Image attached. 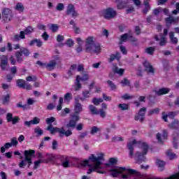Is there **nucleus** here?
Here are the masks:
<instances>
[{
	"instance_id": "nucleus-35",
	"label": "nucleus",
	"mask_w": 179,
	"mask_h": 179,
	"mask_svg": "<svg viewBox=\"0 0 179 179\" xmlns=\"http://www.w3.org/2000/svg\"><path fill=\"white\" fill-rule=\"evenodd\" d=\"M15 10H17V12L22 13L23 10H24V6L22 3H17L15 6Z\"/></svg>"
},
{
	"instance_id": "nucleus-50",
	"label": "nucleus",
	"mask_w": 179,
	"mask_h": 179,
	"mask_svg": "<svg viewBox=\"0 0 179 179\" xmlns=\"http://www.w3.org/2000/svg\"><path fill=\"white\" fill-rule=\"evenodd\" d=\"M118 107L122 110H128V104L126 103H120L118 105Z\"/></svg>"
},
{
	"instance_id": "nucleus-4",
	"label": "nucleus",
	"mask_w": 179,
	"mask_h": 179,
	"mask_svg": "<svg viewBox=\"0 0 179 179\" xmlns=\"http://www.w3.org/2000/svg\"><path fill=\"white\" fill-rule=\"evenodd\" d=\"M61 62V58L59 55H54L52 56V60L50 62V63H43L41 61H38L36 62L37 65H39V66H41L42 68H46L48 71H52L57 65V64H59Z\"/></svg>"
},
{
	"instance_id": "nucleus-5",
	"label": "nucleus",
	"mask_w": 179,
	"mask_h": 179,
	"mask_svg": "<svg viewBox=\"0 0 179 179\" xmlns=\"http://www.w3.org/2000/svg\"><path fill=\"white\" fill-rule=\"evenodd\" d=\"M36 153V151L33 150H25L24 151V156L25 159L22 160L19 164L20 169H24L26 166L28 164V167H30V165L31 164V157H33V155Z\"/></svg>"
},
{
	"instance_id": "nucleus-63",
	"label": "nucleus",
	"mask_w": 179,
	"mask_h": 179,
	"mask_svg": "<svg viewBox=\"0 0 179 179\" xmlns=\"http://www.w3.org/2000/svg\"><path fill=\"white\" fill-rule=\"evenodd\" d=\"M124 141V138L122 137H114L113 138V142H122Z\"/></svg>"
},
{
	"instance_id": "nucleus-54",
	"label": "nucleus",
	"mask_w": 179,
	"mask_h": 179,
	"mask_svg": "<svg viewBox=\"0 0 179 179\" xmlns=\"http://www.w3.org/2000/svg\"><path fill=\"white\" fill-rule=\"evenodd\" d=\"M10 143L12 146H17V143H19V142L17 141V138H16V137L11 138Z\"/></svg>"
},
{
	"instance_id": "nucleus-52",
	"label": "nucleus",
	"mask_w": 179,
	"mask_h": 179,
	"mask_svg": "<svg viewBox=\"0 0 179 179\" xmlns=\"http://www.w3.org/2000/svg\"><path fill=\"white\" fill-rule=\"evenodd\" d=\"M64 8H65V6H64V3H58L56 6V9L57 10H64Z\"/></svg>"
},
{
	"instance_id": "nucleus-60",
	"label": "nucleus",
	"mask_w": 179,
	"mask_h": 179,
	"mask_svg": "<svg viewBox=\"0 0 179 179\" xmlns=\"http://www.w3.org/2000/svg\"><path fill=\"white\" fill-rule=\"evenodd\" d=\"M64 38H65L64 37V36L59 34L57 35V41L58 43H62V41H64Z\"/></svg>"
},
{
	"instance_id": "nucleus-13",
	"label": "nucleus",
	"mask_w": 179,
	"mask_h": 179,
	"mask_svg": "<svg viewBox=\"0 0 179 179\" xmlns=\"http://www.w3.org/2000/svg\"><path fill=\"white\" fill-rule=\"evenodd\" d=\"M168 136H169V132L166 129H164L162 131V135H161L160 133H158L156 135V138L159 143H163V142H164V141L167 139Z\"/></svg>"
},
{
	"instance_id": "nucleus-12",
	"label": "nucleus",
	"mask_w": 179,
	"mask_h": 179,
	"mask_svg": "<svg viewBox=\"0 0 179 179\" xmlns=\"http://www.w3.org/2000/svg\"><path fill=\"white\" fill-rule=\"evenodd\" d=\"M66 15H71L73 17H77L78 16V12H76V10H75V6L73 4H69L66 7Z\"/></svg>"
},
{
	"instance_id": "nucleus-43",
	"label": "nucleus",
	"mask_w": 179,
	"mask_h": 179,
	"mask_svg": "<svg viewBox=\"0 0 179 179\" xmlns=\"http://www.w3.org/2000/svg\"><path fill=\"white\" fill-rule=\"evenodd\" d=\"M64 103V98L60 97L59 100V105L57 107V111H61L62 110V104Z\"/></svg>"
},
{
	"instance_id": "nucleus-58",
	"label": "nucleus",
	"mask_w": 179,
	"mask_h": 179,
	"mask_svg": "<svg viewBox=\"0 0 179 179\" xmlns=\"http://www.w3.org/2000/svg\"><path fill=\"white\" fill-rule=\"evenodd\" d=\"M83 97H85L86 99L90 97V92H89L87 90H84L83 92Z\"/></svg>"
},
{
	"instance_id": "nucleus-40",
	"label": "nucleus",
	"mask_w": 179,
	"mask_h": 179,
	"mask_svg": "<svg viewBox=\"0 0 179 179\" xmlns=\"http://www.w3.org/2000/svg\"><path fill=\"white\" fill-rule=\"evenodd\" d=\"M34 132L36 134V136H41L43 133V129H41L40 127L35 128Z\"/></svg>"
},
{
	"instance_id": "nucleus-45",
	"label": "nucleus",
	"mask_w": 179,
	"mask_h": 179,
	"mask_svg": "<svg viewBox=\"0 0 179 179\" xmlns=\"http://www.w3.org/2000/svg\"><path fill=\"white\" fill-rule=\"evenodd\" d=\"M92 103H94V104L95 106H99V104L100 103H103V99H101V98H99V99L94 98L93 100H92Z\"/></svg>"
},
{
	"instance_id": "nucleus-27",
	"label": "nucleus",
	"mask_w": 179,
	"mask_h": 179,
	"mask_svg": "<svg viewBox=\"0 0 179 179\" xmlns=\"http://www.w3.org/2000/svg\"><path fill=\"white\" fill-rule=\"evenodd\" d=\"M99 132H101V127L94 126L91 128V135H96V134H99Z\"/></svg>"
},
{
	"instance_id": "nucleus-17",
	"label": "nucleus",
	"mask_w": 179,
	"mask_h": 179,
	"mask_svg": "<svg viewBox=\"0 0 179 179\" xmlns=\"http://www.w3.org/2000/svg\"><path fill=\"white\" fill-rule=\"evenodd\" d=\"M83 65L82 64H79V65H76V64H73L71 65V68H70V71L68 72L69 76H72V71H78V72H82L83 71Z\"/></svg>"
},
{
	"instance_id": "nucleus-16",
	"label": "nucleus",
	"mask_w": 179,
	"mask_h": 179,
	"mask_svg": "<svg viewBox=\"0 0 179 179\" xmlns=\"http://www.w3.org/2000/svg\"><path fill=\"white\" fill-rule=\"evenodd\" d=\"M1 63L0 66L3 71H8L9 69V64H8V56L2 55L1 57Z\"/></svg>"
},
{
	"instance_id": "nucleus-10",
	"label": "nucleus",
	"mask_w": 179,
	"mask_h": 179,
	"mask_svg": "<svg viewBox=\"0 0 179 179\" xmlns=\"http://www.w3.org/2000/svg\"><path fill=\"white\" fill-rule=\"evenodd\" d=\"M13 17V14L12 13V10L9 8H3L2 10V19L3 22L8 23L12 20Z\"/></svg>"
},
{
	"instance_id": "nucleus-1",
	"label": "nucleus",
	"mask_w": 179,
	"mask_h": 179,
	"mask_svg": "<svg viewBox=\"0 0 179 179\" xmlns=\"http://www.w3.org/2000/svg\"><path fill=\"white\" fill-rule=\"evenodd\" d=\"M104 153L98 151L94 154H91L88 159L81 162V166L86 167L88 166L90 169L87 173L92 174L93 171H96L99 174H106L108 171L110 176L113 178L118 177L122 179H142L141 173L129 168L114 166L117 164V159L110 158L108 164H103Z\"/></svg>"
},
{
	"instance_id": "nucleus-55",
	"label": "nucleus",
	"mask_w": 179,
	"mask_h": 179,
	"mask_svg": "<svg viewBox=\"0 0 179 179\" xmlns=\"http://www.w3.org/2000/svg\"><path fill=\"white\" fill-rule=\"evenodd\" d=\"M121 84L122 86H129V80L127 78H124L123 80L121 81Z\"/></svg>"
},
{
	"instance_id": "nucleus-62",
	"label": "nucleus",
	"mask_w": 179,
	"mask_h": 179,
	"mask_svg": "<svg viewBox=\"0 0 179 179\" xmlns=\"http://www.w3.org/2000/svg\"><path fill=\"white\" fill-rule=\"evenodd\" d=\"M31 88H32L31 85H30L29 83H25L22 89H26L27 90H31Z\"/></svg>"
},
{
	"instance_id": "nucleus-9",
	"label": "nucleus",
	"mask_w": 179,
	"mask_h": 179,
	"mask_svg": "<svg viewBox=\"0 0 179 179\" xmlns=\"http://www.w3.org/2000/svg\"><path fill=\"white\" fill-rule=\"evenodd\" d=\"M101 16L105 19H113L117 16V11L112 8H106L101 12Z\"/></svg>"
},
{
	"instance_id": "nucleus-25",
	"label": "nucleus",
	"mask_w": 179,
	"mask_h": 179,
	"mask_svg": "<svg viewBox=\"0 0 179 179\" xmlns=\"http://www.w3.org/2000/svg\"><path fill=\"white\" fill-rule=\"evenodd\" d=\"M131 38H132L131 34H123L120 38V44H122V43H125V41H127V40H131Z\"/></svg>"
},
{
	"instance_id": "nucleus-3",
	"label": "nucleus",
	"mask_w": 179,
	"mask_h": 179,
	"mask_svg": "<svg viewBox=\"0 0 179 179\" xmlns=\"http://www.w3.org/2000/svg\"><path fill=\"white\" fill-rule=\"evenodd\" d=\"M94 41H96V38L94 36H88L85 39V50L86 52L99 54L101 48H100V45H95Z\"/></svg>"
},
{
	"instance_id": "nucleus-51",
	"label": "nucleus",
	"mask_w": 179,
	"mask_h": 179,
	"mask_svg": "<svg viewBox=\"0 0 179 179\" xmlns=\"http://www.w3.org/2000/svg\"><path fill=\"white\" fill-rule=\"evenodd\" d=\"M40 164H41V160L35 161L34 162V170H36L40 167Z\"/></svg>"
},
{
	"instance_id": "nucleus-31",
	"label": "nucleus",
	"mask_w": 179,
	"mask_h": 179,
	"mask_svg": "<svg viewBox=\"0 0 179 179\" xmlns=\"http://www.w3.org/2000/svg\"><path fill=\"white\" fill-rule=\"evenodd\" d=\"M80 89H82V85L80 84V81L79 80V76H77L76 78L75 90L76 92H78V90H79Z\"/></svg>"
},
{
	"instance_id": "nucleus-21",
	"label": "nucleus",
	"mask_w": 179,
	"mask_h": 179,
	"mask_svg": "<svg viewBox=\"0 0 179 179\" xmlns=\"http://www.w3.org/2000/svg\"><path fill=\"white\" fill-rule=\"evenodd\" d=\"M176 117V113L174 112H170L169 113L164 112L162 113V120L165 121V122H167V118H174Z\"/></svg>"
},
{
	"instance_id": "nucleus-29",
	"label": "nucleus",
	"mask_w": 179,
	"mask_h": 179,
	"mask_svg": "<svg viewBox=\"0 0 179 179\" xmlns=\"http://www.w3.org/2000/svg\"><path fill=\"white\" fill-rule=\"evenodd\" d=\"M166 155L171 160H173V159H177V155L171 151V150H169L166 151Z\"/></svg>"
},
{
	"instance_id": "nucleus-48",
	"label": "nucleus",
	"mask_w": 179,
	"mask_h": 179,
	"mask_svg": "<svg viewBox=\"0 0 179 179\" xmlns=\"http://www.w3.org/2000/svg\"><path fill=\"white\" fill-rule=\"evenodd\" d=\"M26 79L27 82H36L37 80V78L34 76H29Z\"/></svg>"
},
{
	"instance_id": "nucleus-44",
	"label": "nucleus",
	"mask_w": 179,
	"mask_h": 179,
	"mask_svg": "<svg viewBox=\"0 0 179 179\" xmlns=\"http://www.w3.org/2000/svg\"><path fill=\"white\" fill-rule=\"evenodd\" d=\"M25 83H26V81H24V80H17V85L18 87H21L22 89H23V87H24Z\"/></svg>"
},
{
	"instance_id": "nucleus-33",
	"label": "nucleus",
	"mask_w": 179,
	"mask_h": 179,
	"mask_svg": "<svg viewBox=\"0 0 179 179\" xmlns=\"http://www.w3.org/2000/svg\"><path fill=\"white\" fill-rule=\"evenodd\" d=\"M22 55H24V57H29L30 52L29 50L26 48H22L20 49V51L19 52Z\"/></svg>"
},
{
	"instance_id": "nucleus-47",
	"label": "nucleus",
	"mask_w": 179,
	"mask_h": 179,
	"mask_svg": "<svg viewBox=\"0 0 179 179\" xmlns=\"http://www.w3.org/2000/svg\"><path fill=\"white\" fill-rule=\"evenodd\" d=\"M9 100H10V95L7 94L3 98V104H8L9 103Z\"/></svg>"
},
{
	"instance_id": "nucleus-28",
	"label": "nucleus",
	"mask_w": 179,
	"mask_h": 179,
	"mask_svg": "<svg viewBox=\"0 0 179 179\" xmlns=\"http://www.w3.org/2000/svg\"><path fill=\"white\" fill-rule=\"evenodd\" d=\"M169 92H170V89L169 88H161L159 90L156 91V93L159 96H162L163 94H167Z\"/></svg>"
},
{
	"instance_id": "nucleus-8",
	"label": "nucleus",
	"mask_w": 179,
	"mask_h": 179,
	"mask_svg": "<svg viewBox=\"0 0 179 179\" xmlns=\"http://www.w3.org/2000/svg\"><path fill=\"white\" fill-rule=\"evenodd\" d=\"M34 31V29L31 27H27L24 31H21L20 34H15L13 37L14 41H20V40H24L26 36L24 34H31Z\"/></svg>"
},
{
	"instance_id": "nucleus-64",
	"label": "nucleus",
	"mask_w": 179,
	"mask_h": 179,
	"mask_svg": "<svg viewBox=\"0 0 179 179\" xmlns=\"http://www.w3.org/2000/svg\"><path fill=\"white\" fill-rule=\"evenodd\" d=\"M107 83H108V86H110V87H111V89L113 90H115V85H114V83H113L112 82H111V80H108L107 81Z\"/></svg>"
},
{
	"instance_id": "nucleus-49",
	"label": "nucleus",
	"mask_w": 179,
	"mask_h": 179,
	"mask_svg": "<svg viewBox=\"0 0 179 179\" xmlns=\"http://www.w3.org/2000/svg\"><path fill=\"white\" fill-rule=\"evenodd\" d=\"M159 110L157 108L150 110L148 112V115H153V114H159Z\"/></svg>"
},
{
	"instance_id": "nucleus-23",
	"label": "nucleus",
	"mask_w": 179,
	"mask_h": 179,
	"mask_svg": "<svg viewBox=\"0 0 179 179\" xmlns=\"http://www.w3.org/2000/svg\"><path fill=\"white\" fill-rule=\"evenodd\" d=\"M159 13H164V15H169V10L167 8H158L154 10V15H159Z\"/></svg>"
},
{
	"instance_id": "nucleus-22",
	"label": "nucleus",
	"mask_w": 179,
	"mask_h": 179,
	"mask_svg": "<svg viewBox=\"0 0 179 179\" xmlns=\"http://www.w3.org/2000/svg\"><path fill=\"white\" fill-rule=\"evenodd\" d=\"M178 17H174L173 16H169L165 19L166 24H171L172 23H177L178 22Z\"/></svg>"
},
{
	"instance_id": "nucleus-56",
	"label": "nucleus",
	"mask_w": 179,
	"mask_h": 179,
	"mask_svg": "<svg viewBox=\"0 0 179 179\" xmlns=\"http://www.w3.org/2000/svg\"><path fill=\"white\" fill-rule=\"evenodd\" d=\"M66 44L68 47H73L74 43H73V40L69 38L66 41Z\"/></svg>"
},
{
	"instance_id": "nucleus-14",
	"label": "nucleus",
	"mask_w": 179,
	"mask_h": 179,
	"mask_svg": "<svg viewBox=\"0 0 179 179\" xmlns=\"http://www.w3.org/2000/svg\"><path fill=\"white\" fill-rule=\"evenodd\" d=\"M167 33H169V31L167 29H164V34L161 35V36H155V40H157V41H159V45H166V36H167Z\"/></svg>"
},
{
	"instance_id": "nucleus-37",
	"label": "nucleus",
	"mask_w": 179,
	"mask_h": 179,
	"mask_svg": "<svg viewBox=\"0 0 179 179\" xmlns=\"http://www.w3.org/2000/svg\"><path fill=\"white\" fill-rule=\"evenodd\" d=\"M169 128H172V129H176L179 127V122L178 120H175L172 122V124L169 125Z\"/></svg>"
},
{
	"instance_id": "nucleus-15",
	"label": "nucleus",
	"mask_w": 179,
	"mask_h": 179,
	"mask_svg": "<svg viewBox=\"0 0 179 179\" xmlns=\"http://www.w3.org/2000/svg\"><path fill=\"white\" fill-rule=\"evenodd\" d=\"M146 113V108H141L138 113L135 116V120L143 122L145 120V114Z\"/></svg>"
},
{
	"instance_id": "nucleus-46",
	"label": "nucleus",
	"mask_w": 179,
	"mask_h": 179,
	"mask_svg": "<svg viewBox=\"0 0 179 179\" xmlns=\"http://www.w3.org/2000/svg\"><path fill=\"white\" fill-rule=\"evenodd\" d=\"M50 30L52 31H58V29H59V27L57 24H52L50 27Z\"/></svg>"
},
{
	"instance_id": "nucleus-7",
	"label": "nucleus",
	"mask_w": 179,
	"mask_h": 179,
	"mask_svg": "<svg viewBox=\"0 0 179 179\" xmlns=\"http://www.w3.org/2000/svg\"><path fill=\"white\" fill-rule=\"evenodd\" d=\"M89 108L92 114H94L96 115H99L101 118H104V117H106V110H107V104L102 103L101 108L99 110H97V108H95V106L93 105H90L89 106Z\"/></svg>"
},
{
	"instance_id": "nucleus-59",
	"label": "nucleus",
	"mask_w": 179,
	"mask_h": 179,
	"mask_svg": "<svg viewBox=\"0 0 179 179\" xmlns=\"http://www.w3.org/2000/svg\"><path fill=\"white\" fill-rule=\"evenodd\" d=\"M54 121H55V117H50L46 119L47 124H52Z\"/></svg>"
},
{
	"instance_id": "nucleus-6",
	"label": "nucleus",
	"mask_w": 179,
	"mask_h": 179,
	"mask_svg": "<svg viewBox=\"0 0 179 179\" xmlns=\"http://www.w3.org/2000/svg\"><path fill=\"white\" fill-rule=\"evenodd\" d=\"M48 131H50V134H55L58 132V134H59V136H71V135H72V131L71 130L65 131L64 127H53L52 125H50L48 127Z\"/></svg>"
},
{
	"instance_id": "nucleus-34",
	"label": "nucleus",
	"mask_w": 179,
	"mask_h": 179,
	"mask_svg": "<svg viewBox=\"0 0 179 179\" xmlns=\"http://www.w3.org/2000/svg\"><path fill=\"white\" fill-rule=\"evenodd\" d=\"M144 5L145 6V8L143 10V12L145 15H146V13H148V12L150 9V6L149 5V0H145Z\"/></svg>"
},
{
	"instance_id": "nucleus-41",
	"label": "nucleus",
	"mask_w": 179,
	"mask_h": 179,
	"mask_svg": "<svg viewBox=\"0 0 179 179\" xmlns=\"http://www.w3.org/2000/svg\"><path fill=\"white\" fill-rule=\"evenodd\" d=\"M15 57H16L17 61L18 62H22L23 61V55H22V53H20V52H17L15 53Z\"/></svg>"
},
{
	"instance_id": "nucleus-18",
	"label": "nucleus",
	"mask_w": 179,
	"mask_h": 179,
	"mask_svg": "<svg viewBox=\"0 0 179 179\" xmlns=\"http://www.w3.org/2000/svg\"><path fill=\"white\" fill-rule=\"evenodd\" d=\"M143 65L145 68V71H147V72H149L150 73H155V69H153V66L150 64L149 61L145 60L143 63Z\"/></svg>"
},
{
	"instance_id": "nucleus-26",
	"label": "nucleus",
	"mask_w": 179,
	"mask_h": 179,
	"mask_svg": "<svg viewBox=\"0 0 179 179\" xmlns=\"http://www.w3.org/2000/svg\"><path fill=\"white\" fill-rule=\"evenodd\" d=\"M113 71L115 73H118V75H123L124 72H125V70L124 69H120L118 66L113 65Z\"/></svg>"
},
{
	"instance_id": "nucleus-61",
	"label": "nucleus",
	"mask_w": 179,
	"mask_h": 179,
	"mask_svg": "<svg viewBox=\"0 0 179 179\" xmlns=\"http://www.w3.org/2000/svg\"><path fill=\"white\" fill-rule=\"evenodd\" d=\"M19 120H20L19 117L15 116L13 117L11 122L12 124H13V125H15V124H17V122H19Z\"/></svg>"
},
{
	"instance_id": "nucleus-39",
	"label": "nucleus",
	"mask_w": 179,
	"mask_h": 179,
	"mask_svg": "<svg viewBox=\"0 0 179 179\" xmlns=\"http://www.w3.org/2000/svg\"><path fill=\"white\" fill-rule=\"evenodd\" d=\"M169 37H170L172 43H173L174 44H177L178 39H177V38L174 37V32H170Z\"/></svg>"
},
{
	"instance_id": "nucleus-36",
	"label": "nucleus",
	"mask_w": 179,
	"mask_h": 179,
	"mask_svg": "<svg viewBox=\"0 0 179 179\" xmlns=\"http://www.w3.org/2000/svg\"><path fill=\"white\" fill-rule=\"evenodd\" d=\"M121 58V55L120 52H116L115 55H112L110 56V62H113L114 59H117V61H120V59Z\"/></svg>"
},
{
	"instance_id": "nucleus-20",
	"label": "nucleus",
	"mask_w": 179,
	"mask_h": 179,
	"mask_svg": "<svg viewBox=\"0 0 179 179\" xmlns=\"http://www.w3.org/2000/svg\"><path fill=\"white\" fill-rule=\"evenodd\" d=\"M76 41L78 43V47L76 48V51H77V52H82V51H83V45L85 44V42L80 38H77Z\"/></svg>"
},
{
	"instance_id": "nucleus-11",
	"label": "nucleus",
	"mask_w": 179,
	"mask_h": 179,
	"mask_svg": "<svg viewBox=\"0 0 179 179\" xmlns=\"http://www.w3.org/2000/svg\"><path fill=\"white\" fill-rule=\"evenodd\" d=\"M79 120H80L79 115H71V120L66 124L67 128H75V127H76V122H78Z\"/></svg>"
},
{
	"instance_id": "nucleus-42",
	"label": "nucleus",
	"mask_w": 179,
	"mask_h": 179,
	"mask_svg": "<svg viewBox=\"0 0 179 179\" xmlns=\"http://www.w3.org/2000/svg\"><path fill=\"white\" fill-rule=\"evenodd\" d=\"M155 48L154 47H148L145 49V52L147 54H149V55H153V53L155 52Z\"/></svg>"
},
{
	"instance_id": "nucleus-38",
	"label": "nucleus",
	"mask_w": 179,
	"mask_h": 179,
	"mask_svg": "<svg viewBox=\"0 0 179 179\" xmlns=\"http://www.w3.org/2000/svg\"><path fill=\"white\" fill-rule=\"evenodd\" d=\"M88 79H89V75L87 73L83 74L82 77H80V76H79V81L80 82H87Z\"/></svg>"
},
{
	"instance_id": "nucleus-2",
	"label": "nucleus",
	"mask_w": 179,
	"mask_h": 179,
	"mask_svg": "<svg viewBox=\"0 0 179 179\" xmlns=\"http://www.w3.org/2000/svg\"><path fill=\"white\" fill-rule=\"evenodd\" d=\"M129 157H135L137 163L146 162V155L149 152L148 143L137 141L136 139L129 140L127 143Z\"/></svg>"
},
{
	"instance_id": "nucleus-57",
	"label": "nucleus",
	"mask_w": 179,
	"mask_h": 179,
	"mask_svg": "<svg viewBox=\"0 0 179 179\" xmlns=\"http://www.w3.org/2000/svg\"><path fill=\"white\" fill-rule=\"evenodd\" d=\"M32 125H37V124H40V118L34 117L32 120Z\"/></svg>"
},
{
	"instance_id": "nucleus-53",
	"label": "nucleus",
	"mask_w": 179,
	"mask_h": 179,
	"mask_svg": "<svg viewBox=\"0 0 179 179\" xmlns=\"http://www.w3.org/2000/svg\"><path fill=\"white\" fill-rule=\"evenodd\" d=\"M13 118V115H12V113H8L6 115V120L8 121V122H12V120Z\"/></svg>"
},
{
	"instance_id": "nucleus-30",
	"label": "nucleus",
	"mask_w": 179,
	"mask_h": 179,
	"mask_svg": "<svg viewBox=\"0 0 179 179\" xmlns=\"http://www.w3.org/2000/svg\"><path fill=\"white\" fill-rule=\"evenodd\" d=\"M71 100H72V93L67 92V93L64 95V102H65L66 104H69V101H71Z\"/></svg>"
},
{
	"instance_id": "nucleus-32",
	"label": "nucleus",
	"mask_w": 179,
	"mask_h": 179,
	"mask_svg": "<svg viewBox=\"0 0 179 179\" xmlns=\"http://www.w3.org/2000/svg\"><path fill=\"white\" fill-rule=\"evenodd\" d=\"M156 164L159 167V170L162 171L163 170V167H164L166 164V162L160 159H157Z\"/></svg>"
},
{
	"instance_id": "nucleus-19",
	"label": "nucleus",
	"mask_w": 179,
	"mask_h": 179,
	"mask_svg": "<svg viewBox=\"0 0 179 179\" xmlns=\"http://www.w3.org/2000/svg\"><path fill=\"white\" fill-rule=\"evenodd\" d=\"M83 111V106L82 104L78 101H76V103L74 105V113L76 115H78V114H80Z\"/></svg>"
},
{
	"instance_id": "nucleus-24",
	"label": "nucleus",
	"mask_w": 179,
	"mask_h": 179,
	"mask_svg": "<svg viewBox=\"0 0 179 179\" xmlns=\"http://www.w3.org/2000/svg\"><path fill=\"white\" fill-rule=\"evenodd\" d=\"M29 45L33 46V45H36V47H41L43 45V41L40 39H34L31 41L29 43Z\"/></svg>"
}]
</instances>
